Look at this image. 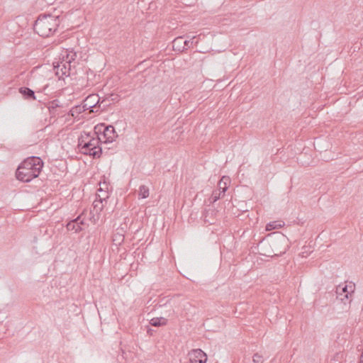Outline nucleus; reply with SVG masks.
Instances as JSON below:
<instances>
[{
    "label": "nucleus",
    "mask_w": 363,
    "mask_h": 363,
    "mask_svg": "<svg viewBox=\"0 0 363 363\" xmlns=\"http://www.w3.org/2000/svg\"><path fill=\"white\" fill-rule=\"evenodd\" d=\"M43 167V162L40 157H28L19 164L16 171V177L19 181L29 182L39 176Z\"/></svg>",
    "instance_id": "obj_1"
},
{
    "label": "nucleus",
    "mask_w": 363,
    "mask_h": 363,
    "mask_svg": "<svg viewBox=\"0 0 363 363\" xmlns=\"http://www.w3.org/2000/svg\"><path fill=\"white\" fill-rule=\"evenodd\" d=\"M60 24V16L40 14L35 22L33 29L40 36L47 38L57 31Z\"/></svg>",
    "instance_id": "obj_2"
},
{
    "label": "nucleus",
    "mask_w": 363,
    "mask_h": 363,
    "mask_svg": "<svg viewBox=\"0 0 363 363\" xmlns=\"http://www.w3.org/2000/svg\"><path fill=\"white\" fill-rule=\"evenodd\" d=\"M101 143V137H99V135H94L93 133L88 140V145L82 150V153L92 156L94 158H99L102 155Z\"/></svg>",
    "instance_id": "obj_3"
},
{
    "label": "nucleus",
    "mask_w": 363,
    "mask_h": 363,
    "mask_svg": "<svg viewBox=\"0 0 363 363\" xmlns=\"http://www.w3.org/2000/svg\"><path fill=\"white\" fill-rule=\"evenodd\" d=\"M102 134L103 143H111L118 137L115 128L113 125H109L106 126L104 124H99L94 127V135Z\"/></svg>",
    "instance_id": "obj_4"
},
{
    "label": "nucleus",
    "mask_w": 363,
    "mask_h": 363,
    "mask_svg": "<svg viewBox=\"0 0 363 363\" xmlns=\"http://www.w3.org/2000/svg\"><path fill=\"white\" fill-rule=\"evenodd\" d=\"M82 108L89 110L90 113H97V108H100L99 96L98 94L89 95L82 102Z\"/></svg>",
    "instance_id": "obj_5"
},
{
    "label": "nucleus",
    "mask_w": 363,
    "mask_h": 363,
    "mask_svg": "<svg viewBox=\"0 0 363 363\" xmlns=\"http://www.w3.org/2000/svg\"><path fill=\"white\" fill-rule=\"evenodd\" d=\"M354 291V285L352 283L345 285H339L336 288L337 297L342 301L349 300Z\"/></svg>",
    "instance_id": "obj_6"
},
{
    "label": "nucleus",
    "mask_w": 363,
    "mask_h": 363,
    "mask_svg": "<svg viewBox=\"0 0 363 363\" xmlns=\"http://www.w3.org/2000/svg\"><path fill=\"white\" fill-rule=\"evenodd\" d=\"M189 358L191 363H206L207 355L201 349L191 350L189 353Z\"/></svg>",
    "instance_id": "obj_7"
},
{
    "label": "nucleus",
    "mask_w": 363,
    "mask_h": 363,
    "mask_svg": "<svg viewBox=\"0 0 363 363\" xmlns=\"http://www.w3.org/2000/svg\"><path fill=\"white\" fill-rule=\"evenodd\" d=\"M91 134L90 133H84V134H82L78 140V147L82 152V150H84L85 146L88 145V140L89 138L91 137Z\"/></svg>",
    "instance_id": "obj_8"
},
{
    "label": "nucleus",
    "mask_w": 363,
    "mask_h": 363,
    "mask_svg": "<svg viewBox=\"0 0 363 363\" xmlns=\"http://www.w3.org/2000/svg\"><path fill=\"white\" fill-rule=\"evenodd\" d=\"M184 44V38L182 36L176 38L172 42V47L174 50H177L179 52H182L186 50L185 45Z\"/></svg>",
    "instance_id": "obj_9"
},
{
    "label": "nucleus",
    "mask_w": 363,
    "mask_h": 363,
    "mask_svg": "<svg viewBox=\"0 0 363 363\" xmlns=\"http://www.w3.org/2000/svg\"><path fill=\"white\" fill-rule=\"evenodd\" d=\"M19 92L26 99L35 100V92L28 87H21Z\"/></svg>",
    "instance_id": "obj_10"
},
{
    "label": "nucleus",
    "mask_w": 363,
    "mask_h": 363,
    "mask_svg": "<svg viewBox=\"0 0 363 363\" xmlns=\"http://www.w3.org/2000/svg\"><path fill=\"white\" fill-rule=\"evenodd\" d=\"M57 68V74H59V69H60V71L62 72V75L69 76L70 74V65L65 62H60V64H58L57 67H55Z\"/></svg>",
    "instance_id": "obj_11"
},
{
    "label": "nucleus",
    "mask_w": 363,
    "mask_h": 363,
    "mask_svg": "<svg viewBox=\"0 0 363 363\" xmlns=\"http://www.w3.org/2000/svg\"><path fill=\"white\" fill-rule=\"evenodd\" d=\"M230 182V179L228 177L223 176L218 184V189L223 191V195L225 194V192L228 189V184Z\"/></svg>",
    "instance_id": "obj_12"
},
{
    "label": "nucleus",
    "mask_w": 363,
    "mask_h": 363,
    "mask_svg": "<svg viewBox=\"0 0 363 363\" xmlns=\"http://www.w3.org/2000/svg\"><path fill=\"white\" fill-rule=\"evenodd\" d=\"M79 218L70 221L67 225V228L68 230H73L75 233H78L82 230V227L80 223L78 222Z\"/></svg>",
    "instance_id": "obj_13"
},
{
    "label": "nucleus",
    "mask_w": 363,
    "mask_h": 363,
    "mask_svg": "<svg viewBox=\"0 0 363 363\" xmlns=\"http://www.w3.org/2000/svg\"><path fill=\"white\" fill-rule=\"evenodd\" d=\"M150 323L152 326L159 327L167 325V320L163 317H157L152 318L150 321Z\"/></svg>",
    "instance_id": "obj_14"
},
{
    "label": "nucleus",
    "mask_w": 363,
    "mask_h": 363,
    "mask_svg": "<svg viewBox=\"0 0 363 363\" xmlns=\"http://www.w3.org/2000/svg\"><path fill=\"white\" fill-rule=\"evenodd\" d=\"M85 111V108L84 107L82 108V104L75 106L69 111V115L77 118L80 113L84 112Z\"/></svg>",
    "instance_id": "obj_15"
},
{
    "label": "nucleus",
    "mask_w": 363,
    "mask_h": 363,
    "mask_svg": "<svg viewBox=\"0 0 363 363\" xmlns=\"http://www.w3.org/2000/svg\"><path fill=\"white\" fill-rule=\"evenodd\" d=\"M284 225V221H273L267 224V230H272L281 228Z\"/></svg>",
    "instance_id": "obj_16"
},
{
    "label": "nucleus",
    "mask_w": 363,
    "mask_h": 363,
    "mask_svg": "<svg viewBox=\"0 0 363 363\" xmlns=\"http://www.w3.org/2000/svg\"><path fill=\"white\" fill-rule=\"evenodd\" d=\"M221 195H223V191H220L219 189L214 190L209 198L210 203H213L217 201L220 198Z\"/></svg>",
    "instance_id": "obj_17"
},
{
    "label": "nucleus",
    "mask_w": 363,
    "mask_h": 363,
    "mask_svg": "<svg viewBox=\"0 0 363 363\" xmlns=\"http://www.w3.org/2000/svg\"><path fill=\"white\" fill-rule=\"evenodd\" d=\"M209 207L208 209H205V211L203 214V219H204V221L206 222V223H213V220L212 218H211V217H208V211H211V213L212 215H214L216 213L214 211L213 209H212L211 207H213V206H208Z\"/></svg>",
    "instance_id": "obj_18"
},
{
    "label": "nucleus",
    "mask_w": 363,
    "mask_h": 363,
    "mask_svg": "<svg viewBox=\"0 0 363 363\" xmlns=\"http://www.w3.org/2000/svg\"><path fill=\"white\" fill-rule=\"evenodd\" d=\"M138 196L141 199H145L149 196V189L145 185H141L139 187Z\"/></svg>",
    "instance_id": "obj_19"
},
{
    "label": "nucleus",
    "mask_w": 363,
    "mask_h": 363,
    "mask_svg": "<svg viewBox=\"0 0 363 363\" xmlns=\"http://www.w3.org/2000/svg\"><path fill=\"white\" fill-rule=\"evenodd\" d=\"M99 103L100 108H97L98 112L106 110V108L110 105L109 101L106 99H104L101 101H99Z\"/></svg>",
    "instance_id": "obj_20"
},
{
    "label": "nucleus",
    "mask_w": 363,
    "mask_h": 363,
    "mask_svg": "<svg viewBox=\"0 0 363 363\" xmlns=\"http://www.w3.org/2000/svg\"><path fill=\"white\" fill-rule=\"evenodd\" d=\"M252 362L254 363H263L264 359L262 355L259 354V353L254 354L252 357Z\"/></svg>",
    "instance_id": "obj_21"
},
{
    "label": "nucleus",
    "mask_w": 363,
    "mask_h": 363,
    "mask_svg": "<svg viewBox=\"0 0 363 363\" xmlns=\"http://www.w3.org/2000/svg\"><path fill=\"white\" fill-rule=\"evenodd\" d=\"M76 56H77L76 52H72L71 53L67 54V57H66V61H65L66 63L70 65L71 62L74 61L75 60Z\"/></svg>",
    "instance_id": "obj_22"
},
{
    "label": "nucleus",
    "mask_w": 363,
    "mask_h": 363,
    "mask_svg": "<svg viewBox=\"0 0 363 363\" xmlns=\"http://www.w3.org/2000/svg\"><path fill=\"white\" fill-rule=\"evenodd\" d=\"M57 107H60L57 100L52 101V105L49 107V111L52 113H55L54 111Z\"/></svg>",
    "instance_id": "obj_23"
},
{
    "label": "nucleus",
    "mask_w": 363,
    "mask_h": 363,
    "mask_svg": "<svg viewBox=\"0 0 363 363\" xmlns=\"http://www.w3.org/2000/svg\"><path fill=\"white\" fill-rule=\"evenodd\" d=\"M196 38V37H193L191 40H184V45H185L186 50L187 48H190L191 45L194 43V40Z\"/></svg>",
    "instance_id": "obj_24"
},
{
    "label": "nucleus",
    "mask_w": 363,
    "mask_h": 363,
    "mask_svg": "<svg viewBox=\"0 0 363 363\" xmlns=\"http://www.w3.org/2000/svg\"><path fill=\"white\" fill-rule=\"evenodd\" d=\"M103 194H96V200H99V202L102 203L103 201H106V198L103 197Z\"/></svg>",
    "instance_id": "obj_25"
},
{
    "label": "nucleus",
    "mask_w": 363,
    "mask_h": 363,
    "mask_svg": "<svg viewBox=\"0 0 363 363\" xmlns=\"http://www.w3.org/2000/svg\"><path fill=\"white\" fill-rule=\"evenodd\" d=\"M103 194H96V200H99V202L102 203L103 201H106V198L103 197Z\"/></svg>",
    "instance_id": "obj_26"
},
{
    "label": "nucleus",
    "mask_w": 363,
    "mask_h": 363,
    "mask_svg": "<svg viewBox=\"0 0 363 363\" xmlns=\"http://www.w3.org/2000/svg\"><path fill=\"white\" fill-rule=\"evenodd\" d=\"M92 207H93V211H101L103 208V206L94 205V206H92Z\"/></svg>",
    "instance_id": "obj_27"
},
{
    "label": "nucleus",
    "mask_w": 363,
    "mask_h": 363,
    "mask_svg": "<svg viewBox=\"0 0 363 363\" xmlns=\"http://www.w3.org/2000/svg\"><path fill=\"white\" fill-rule=\"evenodd\" d=\"M359 363H363V352L362 353V354L360 356V359H359Z\"/></svg>",
    "instance_id": "obj_28"
},
{
    "label": "nucleus",
    "mask_w": 363,
    "mask_h": 363,
    "mask_svg": "<svg viewBox=\"0 0 363 363\" xmlns=\"http://www.w3.org/2000/svg\"><path fill=\"white\" fill-rule=\"evenodd\" d=\"M99 191H100L101 193L104 194H107V193H106V192L104 191H103V190H101V189H100V190H99Z\"/></svg>",
    "instance_id": "obj_29"
},
{
    "label": "nucleus",
    "mask_w": 363,
    "mask_h": 363,
    "mask_svg": "<svg viewBox=\"0 0 363 363\" xmlns=\"http://www.w3.org/2000/svg\"><path fill=\"white\" fill-rule=\"evenodd\" d=\"M211 216H213V215L211 213V211H208V216H211Z\"/></svg>",
    "instance_id": "obj_30"
},
{
    "label": "nucleus",
    "mask_w": 363,
    "mask_h": 363,
    "mask_svg": "<svg viewBox=\"0 0 363 363\" xmlns=\"http://www.w3.org/2000/svg\"><path fill=\"white\" fill-rule=\"evenodd\" d=\"M242 211H247L248 210L247 209H243Z\"/></svg>",
    "instance_id": "obj_31"
}]
</instances>
